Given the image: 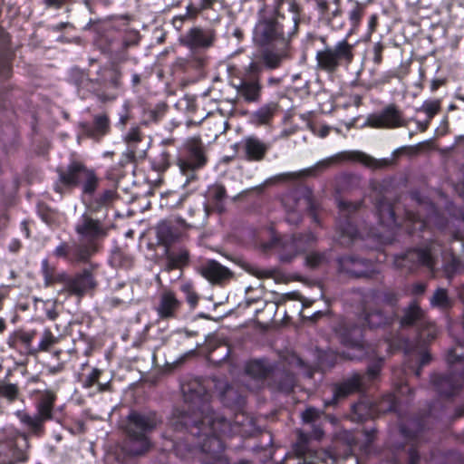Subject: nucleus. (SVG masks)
Wrapping results in <instances>:
<instances>
[{
  "label": "nucleus",
  "mask_w": 464,
  "mask_h": 464,
  "mask_svg": "<svg viewBox=\"0 0 464 464\" xmlns=\"http://www.w3.org/2000/svg\"><path fill=\"white\" fill-rule=\"evenodd\" d=\"M121 30L109 26L98 34L95 44L102 53L105 54L107 53V48L112 45L111 44L115 41L116 35L118 36Z\"/></svg>",
  "instance_id": "8fccbe9b"
},
{
  "label": "nucleus",
  "mask_w": 464,
  "mask_h": 464,
  "mask_svg": "<svg viewBox=\"0 0 464 464\" xmlns=\"http://www.w3.org/2000/svg\"><path fill=\"white\" fill-rule=\"evenodd\" d=\"M227 198V190L223 185H215L208 191V200L215 207L222 205Z\"/></svg>",
  "instance_id": "680f3d73"
},
{
  "label": "nucleus",
  "mask_w": 464,
  "mask_h": 464,
  "mask_svg": "<svg viewBox=\"0 0 464 464\" xmlns=\"http://www.w3.org/2000/svg\"><path fill=\"white\" fill-rule=\"evenodd\" d=\"M160 422V419L156 411H130L126 418L124 427L126 439L122 445V450L131 457L146 454L152 447L149 434L157 428Z\"/></svg>",
  "instance_id": "f257e3e1"
},
{
  "label": "nucleus",
  "mask_w": 464,
  "mask_h": 464,
  "mask_svg": "<svg viewBox=\"0 0 464 464\" xmlns=\"http://www.w3.org/2000/svg\"><path fill=\"white\" fill-rule=\"evenodd\" d=\"M349 2L352 5L351 9L348 11V19L351 24V32L349 34H352L353 32L358 30L365 14L366 5L356 0H349Z\"/></svg>",
  "instance_id": "09e8293b"
},
{
  "label": "nucleus",
  "mask_w": 464,
  "mask_h": 464,
  "mask_svg": "<svg viewBox=\"0 0 464 464\" xmlns=\"http://www.w3.org/2000/svg\"><path fill=\"white\" fill-rule=\"evenodd\" d=\"M350 418L353 421L356 422L374 419L375 411L372 401L369 399H362L353 403L351 408Z\"/></svg>",
  "instance_id": "58836bf2"
},
{
  "label": "nucleus",
  "mask_w": 464,
  "mask_h": 464,
  "mask_svg": "<svg viewBox=\"0 0 464 464\" xmlns=\"http://www.w3.org/2000/svg\"><path fill=\"white\" fill-rule=\"evenodd\" d=\"M143 135L141 133L140 126H132L130 130L124 136V141L129 147L135 148L136 144L141 142Z\"/></svg>",
  "instance_id": "e2e57ef3"
},
{
  "label": "nucleus",
  "mask_w": 464,
  "mask_h": 464,
  "mask_svg": "<svg viewBox=\"0 0 464 464\" xmlns=\"http://www.w3.org/2000/svg\"><path fill=\"white\" fill-rule=\"evenodd\" d=\"M90 82L97 96L102 101H112L117 98L122 88V73L117 66L101 67Z\"/></svg>",
  "instance_id": "9b49d317"
},
{
  "label": "nucleus",
  "mask_w": 464,
  "mask_h": 464,
  "mask_svg": "<svg viewBox=\"0 0 464 464\" xmlns=\"http://www.w3.org/2000/svg\"><path fill=\"white\" fill-rule=\"evenodd\" d=\"M344 161L358 162L367 168L373 169H382L389 165L388 160H376L373 157L360 150H346L339 152L323 160L321 164L324 167L328 168L333 164H337Z\"/></svg>",
  "instance_id": "a211bd4d"
},
{
  "label": "nucleus",
  "mask_w": 464,
  "mask_h": 464,
  "mask_svg": "<svg viewBox=\"0 0 464 464\" xmlns=\"http://www.w3.org/2000/svg\"><path fill=\"white\" fill-rule=\"evenodd\" d=\"M291 46H280L276 50L265 49L261 52L260 62L262 68L275 70L281 66L283 61L289 57Z\"/></svg>",
  "instance_id": "c756f323"
},
{
  "label": "nucleus",
  "mask_w": 464,
  "mask_h": 464,
  "mask_svg": "<svg viewBox=\"0 0 464 464\" xmlns=\"http://www.w3.org/2000/svg\"><path fill=\"white\" fill-rule=\"evenodd\" d=\"M74 230L79 237L80 246L77 247L81 256L90 259L100 250L108 236V227L99 219L84 213L75 224Z\"/></svg>",
  "instance_id": "6e6552de"
},
{
  "label": "nucleus",
  "mask_w": 464,
  "mask_h": 464,
  "mask_svg": "<svg viewBox=\"0 0 464 464\" xmlns=\"http://www.w3.org/2000/svg\"><path fill=\"white\" fill-rule=\"evenodd\" d=\"M255 36L261 46L273 44L291 46L293 39L297 34L287 26L285 15L276 12L274 17L265 18L257 24Z\"/></svg>",
  "instance_id": "1a4fd4ad"
},
{
  "label": "nucleus",
  "mask_w": 464,
  "mask_h": 464,
  "mask_svg": "<svg viewBox=\"0 0 464 464\" xmlns=\"http://www.w3.org/2000/svg\"><path fill=\"white\" fill-rule=\"evenodd\" d=\"M21 397L20 388L17 383L10 382L5 379L0 380V400L8 404H13Z\"/></svg>",
  "instance_id": "49530a36"
},
{
  "label": "nucleus",
  "mask_w": 464,
  "mask_h": 464,
  "mask_svg": "<svg viewBox=\"0 0 464 464\" xmlns=\"http://www.w3.org/2000/svg\"><path fill=\"white\" fill-rule=\"evenodd\" d=\"M363 323L369 328H379L390 325L392 322V317L387 315L382 310H374L369 313L363 311Z\"/></svg>",
  "instance_id": "c03bdc74"
},
{
  "label": "nucleus",
  "mask_w": 464,
  "mask_h": 464,
  "mask_svg": "<svg viewBox=\"0 0 464 464\" xmlns=\"http://www.w3.org/2000/svg\"><path fill=\"white\" fill-rule=\"evenodd\" d=\"M424 311L420 306L418 301H411L409 305L403 309V314L400 320V324L403 328L416 326L423 323Z\"/></svg>",
  "instance_id": "4c0bfd02"
},
{
  "label": "nucleus",
  "mask_w": 464,
  "mask_h": 464,
  "mask_svg": "<svg viewBox=\"0 0 464 464\" xmlns=\"http://www.w3.org/2000/svg\"><path fill=\"white\" fill-rule=\"evenodd\" d=\"M104 371L100 368L93 367L88 374H82L79 377V382L83 389H91L97 385V391L101 393L112 392V384L111 380L106 382H100L99 380Z\"/></svg>",
  "instance_id": "c9c22d12"
},
{
  "label": "nucleus",
  "mask_w": 464,
  "mask_h": 464,
  "mask_svg": "<svg viewBox=\"0 0 464 464\" xmlns=\"http://www.w3.org/2000/svg\"><path fill=\"white\" fill-rule=\"evenodd\" d=\"M38 336L36 329H17L10 334L7 344L10 348L19 351L21 353L34 356L35 345L34 340Z\"/></svg>",
  "instance_id": "393cba45"
},
{
  "label": "nucleus",
  "mask_w": 464,
  "mask_h": 464,
  "mask_svg": "<svg viewBox=\"0 0 464 464\" xmlns=\"http://www.w3.org/2000/svg\"><path fill=\"white\" fill-rule=\"evenodd\" d=\"M237 146L238 144H235V147ZM239 148L242 150V158L245 160L260 162L266 157L270 145L256 136H247L241 140Z\"/></svg>",
  "instance_id": "b1692460"
},
{
  "label": "nucleus",
  "mask_w": 464,
  "mask_h": 464,
  "mask_svg": "<svg viewBox=\"0 0 464 464\" xmlns=\"http://www.w3.org/2000/svg\"><path fill=\"white\" fill-rule=\"evenodd\" d=\"M58 281L63 285V291L72 296L77 297L84 296L89 291L93 290L97 286L94 275L89 268H84L72 276L65 272L60 276Z\"/></svg>",
  "instance_id": "ddd939ff"
},
{
  "label": "nucleus",
  "mask_w": 464,
  "mask_h": 464,
  "mask_svg": "<svg viewBox=\"0 0 464 464\" xmlns=\"http://www.w3.org/2000/svg\"><path fill=\"white\" fill-rule=\"evenodd\" d=\"M81 245L79 243H73L69 245L67 242H62L53 250V255L58 258H63L69 260L72 263L85 264L91 259L87 256H81L77 249Z\"/></svg>",
  "instance_id": "e433bc0d"
},
{
  "label": "nucleus",
  "mask_w": 464,
  "mask_h": 464,
  "mask_svg": "<svg viewBox=\"0 0 464 464\" xmlns=\"http://www.w3.org/2000/svg\"><path fill=\"white\" fill-rule=\"evenodd\" d=\"M441 110V102L440 100H426L422 105L417 109L418 111L424 112L431 121Z\"/></svg>",
  "instance_id": "bf43d9fd"
},
{
  "label": "nucleus",
  "mask_w": 464,
  "mask_h": 464,
  "mask_svg": "<svg viewBox=\"0 0 464 464\" xmlns=\"http://www.w3.org/2000/svg\"><path fill=\"white\" fill-rule=\"evenodd\" d=\"M183 302L170 288H163L158 296L154 310L158 317L163 321L177 319L182 310Z\"/></svg>",
  "instance_id": "6ab92c4d"
},
{
  "label": "nucleus",
  "mask_w": 464,
  "mask_h": 464,
  "mask_svg": "<svg viewBox=\"0 0 464 464\" xmlns=\"http://www.w3.org/2000/svg\"><path fill=\"white\" fill-rule=\"evenodd\" d=\"M437 242L429 240L420 246L407 248L404 252L395 255L393 266L395 269L406 274H415L420 268L424 267L430 273L436 271Z\"/></svg>",
  "instance_id": "423d86ee"
},
{
  "label": "nucleus",
  "mask_w": 464,
  "mask_h": 464,
  "mask_svg": "<svg viewBox=\"0 0 464 464\" xmlns=\"http://www.w3.org/2000/svg\"><path fill=\"white\" fill-rule=\"evenodd\" d=\"M216 41L215 31L209 28L194 26L180 37L183 46L190 50H206L213 46Z\"/></svg>",
  "instance_id": "4be33fe9"
},
{
  "label": "nucleus",
  "mask_w": 464,
  "mask_h": 464,
  "mask_svg": "<svg viewBox=\"0 0 464 464\" xmlns=\"http://www.w3.org/2000/svg\"><path fill=\"white\" fill-rule=\"evenodd\" d=\"M351 34L331 45L328 37H319L324 49L315 53V69L327 74H334L340 68H348L355 58V46L348 41Z\"/></svg>",
  "instance_id": "20e7f679"
},
{
  "label": "nucleus",
  "mask_w": 464,
  "mask_h": 464,
  "mask_svg": "<svg viewBox=\"0 0 464 464\" xmlns=\"http://www.w3.org/2000/svg\"><path fill=\"white\" fill-rule=\"evenodd\" d=\"M163 146L161 151L151 160V168L153 170L163 173L165 172L173 162V151L170 148L175 150V141L172 139L162 140Z\"/></svg>",
  "instance_id": "473e14b6"
},
{
  "label": "nucleus",
  "mask_w": 464,
  "mask_h": 464,
  "mask_svg": "<svg viewBox=\"0 0 464 464\" xmlns=\"http://www.w3.org/2000/svg\"><path fill=\"white\" fill-rule=\"evenodd\" d=\"M338 229L342 236H345L351 240L354 239L358 235L356 227L349 220H346L344 223H340Z\"/></svg>",
  "instance_id": "774afa93"
},
{
  "label": "nucleus",
  "mask_w": 464,
  "mask_h": 464,
  "mask_svg": "<svg viewBox=\"0 0 464 464\" xmlns=\"http://www.w3.org/2000/svg\"><path fill=\"white\" fill-rule=\"evenodd\" d=\"M364 390L363 375L353 372L350 377L332 385L333 397L324 401V408L336 407L339 402L350 395Z\"/></svg>",
  "instance_id": "dca6fc26"
},
{
  "label": "nucleus",
  "mask_w": 464,
  "mask_h": 464,
  "mask_svg": "<svg viewBox=\"0 0 464 464\" xmlns=\"http://www.w3.org/2000/svg\"><path fill=\"white\" fill-rule=\"evenodd\" d=\"M118 198L117 192L113 189H105L99 195L93 198L91 202V207L94 211H99L102 208L111 206L113 201Z\"/></svg>",
  "instance_id": "603ef678"
},
{
  "label": "nucleus",
  "mask_w": 464,
  "mask_h": 464,
  "mask_svg": "<svg viewBox=\"0 0 464 464\" xmlns=\"http://www.w3.org/2000/svg\"><path fill=\"white\" fill-rule=\"evenodd\" d=\"M176 165L188 180L195 177L197 170L204 168L208 162L204 144L199 136L188 138L178 150L175 147Z\"/></svg>",
  "instance_id": "9d476101"
},
{
  "label": "nucleus",
  "mask_w": 464,
  "mask_h": 464,
  "mask_svg": "<svg viewBox=\"0 0 464 464\" xmlns=\"http://www.w3.org/2000/svg\"><path fill=\"white\" fill-rule=\"evenodd\" d=\"M449 372H459L464 370V355H459L454 349H450L446 357Z\"/></svg>",
  "instance_id": "052dcab7"
},
{
  "label": "nucleus",
  "mask_w": 464,
  "mask_h": 464,
  "mask_svg": "<svg viewBox=\"0 0 464 464\" xmlns=\"http://www.w3.org/2000/svg\"><path fill=\"white\" fill-rule=\"evenodd\" d=\"M57 174L58 179L53 185V190L59 194H63L65 188H79L82 195L92 198L101 182L93 168L75 159L71 160L65 168H58Z\"/></svg>",
  "instance_id": "7ed1b4c3"
},
{
  "label": "nucleus",
  "mask_w": 464,
  "mask_h": 464,
  "mask_svg": "<svg viewBox=\"0 0 464 464\" xmlns=\"http://www.w3.org/2000/svg\"><path fill=\"white\" fill-rule=\"evenodd\" d=\"M115 41L107 48L105 54L114 59H121L125 56L127 49L124 44V32L121 31L119 35H116Z\"/></svg>",
  "instance_id": "5fc2aeb1"
},
{
  "label": "nucleus",
  "mask_w": 464,
  "mask_h": 464,
  "mask_svg": "<svg viewBox=\"0 0 464 464\" xmlns=\"http://www.w3.org/2000/svg\"><path fill=\"white\" fill-rule=\"evenodd\" d=\"M162 116L163 113L156 108L144 110L140 124L144 126H149L151 123H157L160 121Z\"/></svg>",
  "instance_id": "0e129e2a"
},
{
  "label": "nucleus",
  "mask_w": 464,
  "mask_h": 464,
  "mask_svg": "<svg viewBox=\"0 0 464 464\" xmlns=\"http://www.w3.org/2000/svg\"><path fill=\"white\" fill-rule=\"evenodd\" d=\"M38 216L49 226H52L56 221V213L46 205H40L38 207Z\"/></svg>",
  "instance_id": "338daca9"
},
{
  "label": "nucleus",
  "mask_w": 464,
  "mask_h": 464,
  "mask_svg": "<svg viewBox=\"0 0 464 464\" xmlns=\"http://www.w3.org/2000/svg\"><path fill=\"white\" fill-rule=\"evenodd\" d=\"M288 11L293 14V16L291 19L286 18L287 26L293 30V33H296V34H298L300 24L304 16V7L296 0H289Z\"/></svg>",
  "instance_id": "de8ad7c7"
},
{
  "label": "nucleus",
  "mask_w": 464,
  "mask_h": 464,
  "mask_svg": "<svg viewBox=\"0 0 464 464\" xmlns=\"http://www.w3.org/2000/svg\"><path fill=\"white\" fill-rule=\"evenodd\" d=\"M156 235L159 244L169 248L179 239L181 233L172 221L161 220L156 227Z\"/></svg>",
  "instance_id": "2f4dec72"
},
{
  "label": "nucleus",
  "mask_w": 464,
  "mask_h": 464,
  "mask_svg": "<svg viewBox=\"0 0 464 464\" xmlns=\"http://www.w3.org/2000/svg\"><path fill=\"white\" fill-rule=\"evenodd\" d=\"M230 84L237 94L246 102H258L262 95V65L251 61L243 67L230 66L228 69Z\"/></svg>",
  "instance_id": "39448f33"
},
{
  "label": "nucleus",
  "mask_w": 464,
  "mask_h": 464,
  "mask_svg": "<svg viewBox=\"0 0 464 464\" xmlns=\"http://www.w3.org/2000/svg\"><path fill=\"white\" fill-rule=\"evenodd\" d=\"M430 305L441 310L451 308L452 301L448 295V290L441 287L437 288L430 298Z\"/></svg>",
  "instance_id": "864d4df0"
},
{
  "label": "nucleus",
  "mask_w": 464,
  "mask_h": 464,
  "mask_svg": "<svg viewBox=\"0 0 464 464\" xmlns=\"http://www.w3.org/2000/svg\"><path fill=\"white\" fill-rule=\"evenodd\" d=\"M383 365L384 359L381 357L370 362L367 365L365 372V377L367 381L370 382H373L376 380H378L381 375V372L383 368Z\"/></svg>",
  "instance_id": "4d7b16f0"
},
{
  "label": "nucleus",
  "mask_w": 464,
  "mask_h": 464,
  "mask_svg": "<svg viewBox=\"0 0 464 464\" xmlns=\"http://www.w3.org/2000/svg\"><path fill=\"white\" fill-rule=\"evenodd\" d=\"M327 252L312 251L305 256V265L311 269H316L324 263H327Z\"/></svg>",
  "instance_id": "13d9d810"
},
{
  "label": "nucleus",
  "mask_w": 464,
  "mask_h": 464,
  "mask_svg": "<svg viewBox=\"0 0 464 464\" xmlns=\"http://www.w3.org/2000/svg\"><path fill=\"white\" fill-rule=\"evenodd\" d=\"M338 271L353 278H373L380 273L376 265L366 258L344 255L337 258Z\"/></svg>",
  "instance_id": "4468645a"
},
{
  "label": "nucleus",
  "mask_w": 464,
  "mask_h": 464,
  "mask_svg": "<svg viewBox=\"0 0 464 464\" xmlns=\"http://www.w3.org/2000/svg\"><path fill=\"white\" fill-rule=\"evenodd\" d=\"M246 373L256 380H265L272 372V368L267 365L265 360L254 359L246 362Z\"/></svg>",
  "instance_id": "79ce46f5"
},
{
  "label": "nucleus",
  "mask_w": 464,
  "mask_h": 464,
  "mask_svg": "<svg viewBox=\"0 0 464 464\" xmlns=\"http://www.w3.org/2000/svg\"><path fill=\"white\" fill-rule=\"evenodd\" d=\"M57 394L53 390L35 391L34 407L36 412L46 421L53 420V410Z\"/></svg>",
  "instance_id": "c85d7f7f"
},
{
  "label": "nucleus",
  "mask_w": 464,
  "mask_h": 464,
  "mask_svg": "<svg viewBox=\"0 0 464 464\" xmlns=\"http://www.w3.org/2000/svg\"><path fill=\"white\" fill-rule=\"evenodd\" d=\"M375 209L381 226L389 228L399 226L394 208L385 198L377 200Z\"/></svg>",
  "instance_id": "72a5a7b5"
},
{
  "label": "nucleus",
  "mask_w": 464,
  "mask_h": 464,
  "mask_svg": "<svg viewBox=\"0 0 464 464\" xmlns=\"http://www.w3.org/2000/svg\"><path fill=\"white\" fill-rule=\"evenodd\" d=\"M165 256L166 270L169 272L177 269L182 270L184 267L188 266L190 262L189 251L185 246L173 249L170 247L166 248Z\"/></svg>",
  "instance_id": "7c9ffc66"
},
{
  "label": "nucleus",
  "mask_w": 464,
  "mask_h": 464,
  "mask_svg": "<svg viewBox=\"0 0 464 464\" xmlns=\"http://www.w3.org/2000/svg\"><path fill=\"white\" fill-rule=\"evenodd\" d=\"M28 434L13 425L0 428V464H24L30 459Z\"/></svg>",
  "instance_id": "0eeeda50"
},
{
  "label": "nucleus",
  "mask_w": 464,
  "mask_h": 464,
  "mask_svg": "<svg viewBox=\"0 0 464 464\" xmlns=\"http://www.w3.org/2000/svg\"><path fill=\"white\" fill-rule=\"evenodd\" d=\"M386 49V44L382 42L374 43L370 49L372 61L376 66H380L383 62V52Z\"/></svg>",
  "instance_id": "69168bd1"
},
{
  "label": "nucleus",
  "mask_w": 464,
  "mask_h": 464,
  "mask_svg": "<svg viewBox=\"0 0 464 464\" xmlns=\"http://www.w3.org/2000/svg\"><path fill=\"white\" fill-rule=\"evenodd\" d=\"M38 343L35 345L34 356L41 353H50L51 350L60 343L62 335H55L50 328H44L42 332L38 331Z\"/></svg>",
  "instance_id": "ea45409f"
},
{
  "label": "nucleus",
  "mask_w": 464,
  "mask_h": 464,
  "mask_svg": "<svg viewBox=\"0 0 464 464\" xmlns=\"http://www.w3.org/2000/svg\"><path fill=\"white\" fill-rule=\"evenodd\" d=\"M314 3L320 22L334 30L343 28L342 0H314Z\"/></svg>",
  "instance_id": "f3484780"
},
{
  "label": "nucleus",
  "mask_w": 464,
  "mask_h": 464,
  "mask_svg": "<svg viewBox=\"0 0 464 464\" xmlns=\"http://www.w3.org/2000/svg\"><path fill=\"white\" fill-rule=\"evenodd\" d=\"M15 417L18 419L22 427L25 430L24 433L28 434V440L31 436L42 437L45 432L44 424L46 420L42 418L37 412L31 415L24 410H18L14 412Z\"/></svg>",
  "instance_id": "cd10ccee"
},
{
  "label": "nucleus",
  "mask_w": 464,
  "mask_h": 464,
  "mask_svg": "<svg viewBox=\"0 0 464 464\" xmlns=\"http://www.w3.org/2000/svg\"><path fill=\"white\" fill-rule=\"evenodd\" d=\"M366 124L374 129H396L405 126L402 112L392 103L380 112L372 113L367 117Z\"/></svg>",
  "instance_id": "aec40b11"
},
{
  "label": "nucleus",
  "mask_w": 464,
  "mask_h": 464,
  "mask_svg": "<svg viewBox=\"0 0 464 464\" xmlns=\"http://www.w3.org/2000/svg\"><path fill=\"white\" fill-rule=\"evenodd\" d=\"M324 415L330 421H334L335 418L330 414H325L324 410H318L315 407H307L301 414L302 422L310 426V430L305 432L298 431L297 442L308 445L311 440H321L324 436V424L322 416Z\"/></svg>",
  "instance_id": "f8f14e48"
},
{
  "label": "nucleus",
  "mask_w": 464,
  "mask_h": 464,
  "mask_svg": "<svg viewBox=\"0 0 464 464\" xmlns=\"http://www.w3.org/2000/svg\"><path fill=\"white\" fill-rule=\"evenodd\" d=\"M430 382L440 398L452 399L462 390L464 382V370L447 373H433Z\"/></svg>",
  "instance_id": "2eb2a0df"
},
{
  "label": "nucleus",
  "mask_w": 464,
  "mask_h": 464,
  "mask_svg": "<svg viewBox=\"0 0 464 464\" xmlns=\"http://www.w3.org/2000/svg\"><path fill=\"white\" fill-rule=\"evenodd\" d=\"M82 134L89 139L100 141L111 131V121L107 114L94 115L92 121H82L79 124Z\"/></svg>",
  "instance_id": "a878e982"
},
{
  "label": "nucleus",
  "mask_w": 464,
  "mask_h": 464,
  "mask_svg": "<svg viewBox=\"0 0 464 464\" xmlns=\"http://www.w3.org/2000/svg\"><path fill=\"white\" fill-rule=\"evenodd\" d=\"M279 104L276 102H270L253 113V119L258 125L269 124L279 111Z\"/></svg>",
  "instance_id": "a19ab883"
},
{
  "label": "nucleus",
  "mask_w": 464,
  "mask_h": 464,
  "mask_svg": "<svg viewBox=\"0 0 464 464\" xmlns=\"http://www.w3.org/2000/svg\"><path fill=\"white\" fill-rule=\"evenodd\" d=\"M372 401L373 410L375 411V418L382 414L397 411L398 400L393 393H386L382 395L379 400Z\"/></svg>",
  "instance_id": "37998d69"
},
{
  "label": "nucleus",
  "mask_w": 464,
  "mask_h": 464,
  "mask_svg": "<svg viewBox=\"0 0 464 464\" xmlns=\"http://www.w3.org/2000/svg\"><path fill=\"white\" fill-rule=\"evenodd\" d=\"M41 273L44 277V286L49 287L54 284H60L58 278L64 272L57 273L55 266H51L49 260L44 258L41 263Z\"/></svg>",
  "instance_id": "3c124183"
},
{
  "label": "nucleus",
  "mask_w": 464,
  "mask_h": 464,
  "mask_svg": "<svg viewBox=\"0 0 464 464\" xmlns=\"http://www.w3.org/2000/svg\"><path fill=\"white\" fill-rule=\"evenodd\" d=\"M433 406L430 405L428 412L417 415L407 423L400 425V433L404 442L394 443L392 447V464H418L420 461L419 441L427 429V420L431 414Z\"/></svg>",
  "instance_id": "f03ea898"
},
{
  "label": "nucleus",
  "mask_w": 464,
  "mask_h": 464,
  "mask_svg": "<svg viewBox=\"0 0 464 464\" xmlns=\"http://www.w3.org/2000/svg\"><path fill=\"white\" fill-rule=\"evenodd\" d=\"M179 290L184 295L189 309L194 310L198 304L199 296L196 292L193 284L191 282H185L180 285Z\"/></svg>",
  "instance_id": "6e6d98bb"
},
{
  "label": "nucleus",
  "mask_w": 464,
  "mask_h": 464,
  "mask_svg": "<svg viewBox=\"0 0 464 464\" xmlns=\"http://www.w3.org/2000/svg\"><path fill=\"white\" fill-rule=\"evenodd\" d=\"M200 273L203 277L213 284L221 283L228 279L231 276L230 271L215 260H209L200 267Z\"/></svg>",
  "instance_id": "f704fd0d"
},
{
  "label": "nucleus",
  "mask_w": 464,
  "mask_h": 464,
  "mask_svg": "<svg viewBox=\"0 0 464 464\" xmlns=\"http://www.w3.org/2000/svg\"><path fill=\"white\" fill-rule=\"evenodd\" d=\"M365 328L366 325L362 320L361 323H355L352 320L343 321L337 330L342 344L346 347L362 350L365 345Z\"/></svg>",
  "instance_id": "412c9836"
},
{
  "label": "nucleus",
  "mask_w": 464,
  "mask_h": 464,
  "mask_svg": "<svg viewBox=\"0 0 464 464\" xmlns=\"http://www.w3.org/2000/svg\"><path fill=\"white\" fill-rule=\"evenodd\" d=\"M317 237L312 231L294 234L290 242V251H283L280 254V260L285 263H290L300 254L306 253L317 243Z\"/></svg>",
  "instance_id": "5701e85b"
},
{
  "label": "nucleus",
  "mask_w": 464,
  "mask_h": 464,
  "mask_svg": "<svg viewBox=\"0 0 464 464\" xmlns=\"http://www.w3.org/2000/svg\"><path fill=\"white\" fill-rule=\"evenodd\" d=\"M410 72V65L401 63L399 66L383 72L379 77L371 79L367 83L362 82L358 85L365 88L366 90L379 89L390 84L393 79L401 81ZM357 85V83H353Z\"/></svg>",
  "instance_id": "bb28decb"
},
{
  "label": "nucleus",
  "mask_w": 464,
  "mask_h": 464,
  "mask_svg": "<svg viewBox=\"0 0 464 464\" xmlns=\"http://www.w3.org/2000/svg\"><path fill=\"white\" fill-rule=\"evenodd\" d=\"M136 106L129 100H125L118 111V121L116 127L120 130L126 129L127 125L135 119Z\"/></svg>",
  "instance_id": "a18cd8bd"
}]
</instances>
